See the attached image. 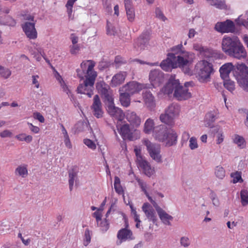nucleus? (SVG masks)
I'll list each match as a JSON object with an SVG mask.
<instances>
[{
	"instance_id": "obj_1",
	"label": "nucleus",
	"mask_w": 248,
	"mask_h": 248,
	"mask_svg": "<svg viewBox=\"0 0 248 248\" xmlns=\"http://www.w3.org/2000/svg\"><path fill=\"white\" fill-rule=\"evenodd\" d=\"M95 64L93 61H84L80 64L81 70H77L78 76L83 79V83L78 87V92L87 95L89 97H91L93 94V85L97 76V72L93 70Z\"/></svg>"
},
{
	"instance_id": "obj_2",
	"label": "nucleus",
	"mask_w": 248,
	"mask_h": 248,
	"mask_svg": "<svg viewBox=\"0 0 248 248\" xmlns=\"http://www.w3.org/2000/svg\"><path fill=\"white\" fill-rule=\"evenodd\" d=\"M174 91V96L178 100H186L191 97V94L187 87L180 85L175 76H171L167 84L162 89L164 93L170 94Z\"/></svg>"
},
{
	"instance_id": "obj_3",
	"label": "nucleus",
	"mask_w": 248,
	"mask_h": 248,
	"mask_svg": "<svg viewBox=\"0 0 248 248\" xmlns=\"http://www.w3.org/2000/svg\"><path fill=\"white\" fill-rule=\"evenodd\" d=\"M195 58V54L191 52L185 51L180 55H174L175 66L181 68L185 74L192 75L193 72L191 70V65Z\"/></svg>"
},
{
	"instance_id": "obj_4",
	"label": "nucleus",
	"mask_w": 248,
	"mask_h": 248,
	"mask_svg": "<svg viewBox=\"0 0 248 248\" xmlns=\"http://www.w3.org/2000/svg\"><path fill=\"white\" fill-rule=\"evenodd\" d=\"M213 70L212 64L204 60L197 62L194 68L196 78L201 83H207L210 80Z\"/></svg>"
},
{
	"instance_id": "obj_5",
	"label": "nucleus",
	"mask_w": 248,
	"mask_h": 248,
	"mask_svg": "<svg viewBox=\"0 0 248 248\" xmlns=\"http://www.w3.org/2000/svg\"><path fill=\"white\" fill-rule=\"evenodd\" d=\"M142 142L146 147L148 153L152 159L158 163H161L163 160L161 155L160 146L152 142L147 139H143Z\"/></svg>"
},
{
	"instance_id": "obj_6",
	"label": "nucleus",
	"mask_w": 248,
	"mask_h": 248,
	"mask_svg": "<svg viewBox=\"0 0 248 248\" xmlns=\"http://www.w3.org/2000/svg\"><path fill=\"white\" fill-rule=\"evenodd\" d=\"M237 68L240 73L237 77L239 85L246 91L248 92V67L245 64H238Z\"/></svg>"
},
{
	"instance_id": "obj_7",
	"label": "nucleus",
	"mask_w": 248,
	"mask_h": 248,
	"mask_svg": "<svg viewBox=\"0 0 248 248\" xmlns=\"http://www.w3.org/2000/svg\"><path fill=\"white\" fill-rule=\"evenodd\" d=\"M107 111L109 114L117 120V123H122L124 118V112L120 108L115 106L113 99L111 101L107 102Z\"/></svg>"
},
{
	"instance_id": "obj_8",
	"label": "nucleus",
	"mask_w": 248,
	"mask_h": 248,
	"mask_svg": "<svg viewBox=\"0 0 248 248\" xmlns=\"http://www.w3.org/2000/svg\"><path fill=\"white\" fill-rule=\"evenodd\" d=\"M239 40L238 37L235 36H224L221 41L222 51L229 55Z\"/></svg>"
},
{
	"instance_id": "obj_9",
	"label": "nucleus",
	"mask_w": 248,
	"mask_h": 248,
	"mask_svg": "<svg viewBox=\"0 0 248 248\" xmlns=\"http://www.w3.org/2000/svg\"><path fill=\"white\" fill-rule=\"evenodd\" d=\"M117 130L124 140H133L139 137H135L132 132V130L130 128V125L127 123L123 124L120 123L117 124Z\"/></svg>"
},
{
	"instance_id": "obj_10",
	"label": "nucleus",
	"mask_w": 248,
	"mask_h": 248,
	"mask_svg": "<svg viewBox=\"0 0 248 248\" xmlns=\"http://www.w3.org/2000/svg\"><path fill=\"white\" fill-rule=\"evenodd\" d=\"M215 30L220 33H233L235 31V25L233 21L227 19L223 22H217L214 27Z\"/></svg>"
},
{
	"instance_id": "obj_11",
	"label": "nucleus",
	"mask_w": 248,
	"mask_h": 248,
	"mask_svg": "<svg viewBox=\"0 0 248 248\" xmlns=\"http://www.w3.org/2000/svg\"><path fill=\"white\" fill-rule=\"evenodd\" d=\"M124 218V222L125 227L124 228L120 230L117 233V237L118 239L116 242V245H120L123 242L127 240H131L134 239V237L133 236L132 232L131 230L127 229L128 224L126 218Z\"/></svg>"
},
{
	"instance_id": "obj_12",
	"label": "nucleus",
	"mask_w": 248,
	"mask_h": 248,
	"mask_svg": "<svg viewBox=\"0 0 248 248\" xmlns=\"http://www.w3.org/2000/svg\"><path fill=\"white\" fill-rule=\"evenodd\" d=\"M150 33L148 31L143 32L140 36L134 41L133 47L135 51H140L145 49L148 45Z\"/></svg>"
},
{
	"instance_id": "obj_13",
	"label": "nucleus",
	"mask_w": 248,
	"mask_h": 248,
	"mask_svg": "<svg viewBox=\"0 0 248 248\" xmlns=\"http://www.w3.org/2000/svg\"><path fill=\"white\" fill-rule=\"evenodd\" d=\"M145 88L143 84H140L136 81H132L122 86L119 89V92H125L130 95L138 93Z\"/></svg>"
},
{
	"instance_id": "obj_14",
	"label": "nucleus",
	"mask_w": 248,
	"mask_h": 248,
	"mask_svg": "<svg viewBox=\"0 0 248 248\" xmlns=\"http://www.w3.org/2000/svg\"><path fill=\"white\" fill-rule=\"evenodd\" d=\"M96 88L98 92L104 98L105 101L107 102L113 99L109 86L104 81L97 82L96 84Z\"/></svg>"
},
{
	"instance_id": "obj_15",
	"label": "nucleus",
	"mask_w": 248,
	"mask_h": 248,
	"mask_svg": "<svg viewBox=\"0 0 248 248\" xmlns=\"http://www.w3.org/2000/svg\"><path fill=\"white\" fill-rule=\"evenodd\" d=\"M149 80L154 87H158L164 81V74L158 69L152 70L149 74Z\"/></svg>"
},
{
	"instance_id": "obj_16",
	"label": "nucleus",
	"mask_w": 248,
	"mask_h": 248,
	"mask_svg": "<svg viewBox=\"0 0 248 248\" xmlns=\"http://www.w3.org/2000/svg\"><path fill=\"white\" fill-rule=\"evenodd\" d=\"M247 54V51L239 40L229 56L238 60H242L246 58Z\"/></svg>"
},
{
	"instance_id": "obj_17",
	"label": "nucleus",
	"mask_w": 248,
	"mask_h": 248,
	"mask_svg": "<svg viewBox=\"0 0 248 248\" xmlns=\"http://www.w3.org/2000/svg\"><path fill=\"white\" fill-rule=\"evenodd\" d=\"M35 22L26 21L22 25V28L27 37L30 39H35L37 37V32L35 28Z\"/></svg>"
},
{
	"instance_id": "obj_18",
	"label": "nucleus",
	"mask_w": 248,
	"mask_h": 248,
	"mask_svg": "<svg viewBox=\"0 0 248 248\" xmlns=\"http://www.w3.org/2000/svg\"><path fill=\"white\" fill-rule=\"evenodd\" d=\"M124 118L129 123V124L134 128L139 127L141 123L140 116L134 111L126 110L124 112Z\"/></svg>"
},
{
	"instance_id": "obj_19",
	"label": "nucleus",
	"mask_w": 248,
	"mask_h": 248,
	"mask_svg": "<svg viewBox=\"0 0 248 248\" xmlns=\"http://www.w3.org/2000/svg\"><path fill=\"white\" fill-rule=\"evenodd\" d=\"M91 108L94 116L97 118H100L103 117V110L102 105L98 95H95L93 97V103Z\"/></svg>"
},
{
	"instance_id": "obj_20",
	"label": "nucleus",
	"mask_w": 248,
	"mask_h": 248,
	"mask_svg": "<svg viewBox=\"0 0 248 248\" xmlns=\"http://www.w3.org/2000/svg\"><path fill=\"white\" fill-rule=\"evenodd\" d=\"M169 129L166 126L162 124L156 126L153 131V136L156 140L164 142L166 139V135Z\"/></svg>"
},
{
	"instance_id": "obj_21",
	"label": "nucleus",
	"mask_w": 248,
	"mask_h": 248,
	"mask_svg": "<svg viewBox=\"0 0 248 248\" xmlns=\"http://www.w3.org/2000/svg\"><path fill=\"white\" fill-rule=\"evenodd\" d=\"M175 63L174 54L173 53H169L167 58L163 60L159 65L163 70L170 71H171L172 69L177 68V66H175Z\"/></svg>"
},
{
	"instance_id": "obj_22",
	"label": "nucleus",
	"mask_w": 248,
	"mask_h": 248,
	"mask_svg": "<svg viewBox=\"0 0 248 248\" xmlns=\"http://www.w3.org/2000/svg\"><path fill=\"white\" fill-rule=\"evenodd\" d=\"M164 142L166 146H171L177 143V135L176 132L172 129H170L165 136Z\"/></svg>"
},
{
	"instance_id": "obj_23",
	"label": "nucleus",
	"mask_w": 248,
	"mask_h": 248,
	"mask_svg": "<svg viewBox=\"0 0 248 248\" xmlns=\"http://www.w3.org/2000/svg\"><path fill=\"white\" fill-rule=\"evenodd\" d=\"M126 76V72H120L116 74L112 78L110 85L112 87H116L122 84L124 81Z\"/></svg>"
},
{
	"instance_id": "obj_24",
	"label": "nucleus",
	"mask_w": 248,
	"mask_h": 248,
	"mask_svg": "<svg viewBox=\"0 0 248 248\" xmlns=\"http://www.w3.org/2000/svg\"><path fill=\"white\" fill-rule=\"evenodd\" d=\"M143 98L146 106L150 110L154 109L156 104L155 98L151 92L148 91L143 92Z\"/></svg>"
},
{
	"instance_id": "obj_25",
	"label": "nucleus",
	"mask_w": 248,
	"mask_h": 248,
	"mask_svg": "<svg viewBox=\"0 0 248 248\" xmlns=\"http://www.w3.org/2000/svg\"><path fill=\"white\" fill-rule=\"evenodd\" d=\"M233 68L234 66L231 62H228L223 64L219 69V72L221 78L223 79L228 78L229 74Z\"/></svg>"
},
{
	"instance_id": "obj_26",
	"label": "nucleus",
	"mask_w": 248,
	"mask_h": 248,
	"mask_svg": "<svg viewBox=\"0 0 248 248\" xmlns=\"http://www.w3.org/2000/svg\"><path fill=\"white\" fill-rule=\"evenodd\" d=\"M143 171L144 174L148 177H151L155 173V169L152 167L150 163L146 160H144L138 164Z\"/></svg>"
},
{
	"instance_id": "obj_27",
	"label": "nucleus",
	"mask_w": 248,
	"mask_h": 248,
	"mask_svg": "<svg viewBox=\"0 0 248 248\" xmlns=\"http://www.w3.org/2000/svg\"><path fill=\"white\" fill-rule=\"evenodd\" d=\"M55 77L60 84L62 91L68 94V96L72 95V93L69 87L58 72H56L55 73Z\"/></svg>"
},
{
	"instance_id": "obj_28",
	"label": "nucleus",
	"mask_w": 248,
	"mask_h": 248,
	"mask_svg": "<svg viewBox=\"0 0 248 248\" xmlns=\"http://www.w3.org/2000/svg\"><path fill=\"white\" fill-rule=\"evenodd\" d=\"M232 140L233 143L240 149H244L246 147L247 142L244 138L240 135L235 134L233 136Z\"/></svg>"
},
{
	"instance_id": "obj_29",
	"label": "nucleus",
	"mask_w": 248,
	"mask_h": 248,
	"mask_svg": "<svg viewBox=\"0 0 248 248\" xmlns=\"http://www.w3.org/2000/svg\"><path fill=\"white\" fill-rule=\"evenodd\" d=\"M15 174L16 176L20 177L22 178H26L28 175L27 165L22 164L17 166V167L15 169Z\"/></svg>"
},
{
	"instance_id": "obj_30",
	"label": "nucleus",
	"mask_w": 248,
	"mask_h": 248,
	"mask_svg": "<svg viewBox=\"0 0 248 248\" xmlns=\"http://www.w3.org/2000/svg\"><path fill=\"white\" fill-rule=\"evenodd\" d=\"M139 186H140L141 191L144 193L146 197L148 198V200L150 202H153L155 203V200L153 199L152 197L150 195V194L147 191V184L144 182L142 180L140 179H136Z\"/></svg>"
},
{
	"instance_id": "obj_31",
	"label": "nucleus",
	"mask_w": 248,
	"mask_h": 248,
	"mask_svg": "<svg viewBox=\"0 0 248 248\" xmlns=\"http://www.w3.org/2000/svg\"><path fill=\"white\" fill-rule=\"evenodd\" d=\"M160 121L167 125L172 126L174 124V118L165 111V112L160 114Z\"/></svg>"
},
{
	"instance_id": "obj_32",
	"label": "nucleus",
	"mask_w": 248,
	"mask_h": 248,
	"mask_svg": "<svg viewBox=\"0 0 248 248\" xmlns=\"http://www.w3.org/2000/svg\"><path fill=\"white\" fill-rule=\"evenodd\" d=\"M131 95L125 92H120V102L124 107H128L130 104V96Z\"/></svg>"
},
{
	"instance_id": "obj_33",
	"label": "nucleus",
	"mask_w": 248,
	"mask_h": 248,
	"mask_svg": "<svg viewBox=\"0 0 248 248\" xmlns=\"http://www.w3.org/2000/svg\"><path fill=\"white\" fill-rule=\"evenodd\" d=\"M165 111L175 119L179 114L180 107L177 104H172L168 106Z\"/></svg>"
},
{
	"instance_id": "obj_34",
	"label": "nucleus",
	"mask_w": 248,
	"mask_h": 248,
	"mask_svg": "<svg viewBox=\"0 0 248 248\" xmlns=\"http://www.w3.org/2000/svg\"><path fill=\"white\" fill-rule=\"evenodd\" d=\"M155 128L154 120L151 118H148L146 120L144 124L143 131L148 134H150L151 132L153 133V131Z\"/></svg>"
},
{
	"instance_id": "obj_35",
	"label": "nucleus",
	"mask_w": 248,
	"mask_h": 248,
	"mask_svg": "<svg viewBox=\"0 0 248 248\" xmlns=\"http://www.w3.org/2000/svg\"><path fill=\"white\" fill-rule=\"evenodd\" d=\"M78 172V170L77 168H73L69 171V185L71 190L73 188L75 181L77 178Z\"/></svg>"
},
{
	"instance_id": "obj_36",
	"label": "nucleus",
	"mask_w": 248,
	"mask_h": 248,
	"mask_svg": "<svg viewBox=\"0 0 248 248\" xmlns=\"http://www.w3.org/2000/svg\"><path fill=\"white\" fill-rule=\"evenodd\" d=\"M97 226L102 232L107 231L109 228V222L107 218H96Z\"/></svg>"
},
{
	"instance_id": "obj_37",
	"label": "nucleus",
	"mask_w": 248,
	"mask_h": 248,
	"mask_svg": "<svg viewBox=\"0 0 248 248\" xmlns=\"http://www.w3.org/2000/svg\"><path fill=\"white\" fill-rule=\"evenodd\" d=\"M214 174L217 179L222 180L226 176V171L223 167L218 165L215 168Z\"/></svg>"
},
{
	"instance_id": "obj_38",
	"label": "nucleus",
	"mask_w": 248,
	"mask_h": 248,
	"mask_svg": "<svg viewBox=\"0 0 248 248\" xmlns=\"http://www.w3.org/2000/svg\"><path fill=\"white\" fill-rule=\"evenodd\" d=\"M217 55L216 51L205 46L201 55L207 58H216Z\"/></svg>"
},
{
	"instance_id": "obj_39",
	"label": "nucleus",
	"mask_w": 248,
	"mask_h": 248,
	"mask_svg": "<svg viewBox=\"0 0 248 248\" xmlns=\"http://www.w3.org/2000/svg\"><path fill=\"white\" fill-rule=\"evenodd\" d=\"M240 201L242 206H245L248 205V190L242 189L240 191Z\"/></svg>"
},
{
	"instance_id": "obj_40",
	"label": "nucleus",
	"mask_w": 248,
	"mask_h": 248,
	"mask_svg": "<svg viewBox=\"0 0 248 248\" xmlns=\"http://www.w3.org/2000/svg\"><path fill=\"white\" fill-rule=\"evenodd\" d=\"M142 209L147 217H153L154 211L149 203H144L142 205Z\"/></svg>"
},
{
	"instance_id": "obj_41",
	"label": "nucleus",
	"mask_w": 248,
	"mask_h": 248,
	"mask_svg": "<svg viewBox=\"0 0 248 248\" xmlns=\"http://www.w3.org/2000/svg\"><path fill=\"white\" fill-rule=\"evenodd\" d=\"M216 119V114L214 112L210 111L207 113L205 116V121L207 122L205 124L206 126L211 127V123Z\"/></svg>"
},
{
	"instance_id": "obj_42",
	"label": "nucleus",
	"mask_w": 248,
	"mask_h": 248,
	"mask_svg": "<svg viewBox=\"0 0 248 248\" xmlns=\"http://www.w3.org/2000/svg\"><path fill=\"white\" fill-rule=\"evenodd\" d=\"M114 187L115 191L119 195L124 194L123 188L121 185L120 178L118 176L114 178Z\"/></svg>"
},
{
	"instance_id": "obj_43",
	"label": "nucleus",
	"mask_w": 248,
	"mask_h": 248,
	"mask_svg": "<svg viewBox=\"0 0 248 248\" xmlns=\"http://www.w3.org/2000/svg\"><path fill=\"white\" fill-rule=\"evenodd\" d=\"M212 6H214L217 8L223 9L226 8L225 3L220 0H206Z\"/></svg>"
},
{
	"instance_id": "obj_44",
	"label": "nucleus",
	"mask_w": 248,
	"mask_h": 248,
	"mask_svg": "<svg viewBox=\"0 0 248 248\" xmlns=\"http://www.w3.org/2000/svg\"><path fill=\"white\" fill-rule=\"evenodd\" d=\"M231 177L232 178V182L233 184L237 183H242L243 180L242 178V172L241 171H236L231 174Z\"/></svg>"
},
{
	"instance_id": "obj_45",
	"label": "nucleus",
	"mask_w": 248,
	"mask_h": 248,
	"mask_svg": "<svg viewBox=\"0 0 248 248\" xmlns=\"http://www.w3.org/2000/svg\"><path fill=\"white\" fill-rule=\"evenodd\" d=\"M15 138L20 141H25L27 143H30L32 140V137L25 133L19 134L16 135Z\"/></svg>"
},
{
	"instance_id": "obj_46",
	"label": "nucleus",
	"mask_w": 248,
	"mask_h": 248,
	"mask_svg": "<svg viewBox=\"0 0 248 248\" xmlns=\"http://www.w3.org/2000/svg\"><path fill=\"white\" fill-rule=\"evenodd\" d=\"M126 13V16L127 20L131 22H132L135 20V10L133 7L125 8Z\"/></svg>"
},
{
	"instance_id": "obj_47",
	"label": "nucleus",
	"mask_w": 248,
	"mask_h": 248,
	"mask_svg": "<svg viewBox=\"0 0 248 248\" xmlns=\"http://www.w3.org/2000/svg\"><path fill=\"white\" fill-rule=\"evenodd\" d=\"M223 80L225 88L231 92H233L235 89L234 82L228 78Z\"/></svg>"
},
{
	"instance_id": "obj_48",
	"label": "nucleus",
	"mask_w": 248,
	"mask_h": 248,
	"mask_svg": "<svg viewBox=\"0 0 248 248\" xmlns=\"http://www.w3.org/2000/svg\"><path fill=\"white\" fill-rule=\"evenodd\" d=\"M92 234L93 233L91 231H90L88 229L85 230L83 238V245L85 246H87L90 243Z\"/></svg>"
},
{
	"instance_id": "obj_49",
	"label": "nucleus",
	"mask_w": 248,
	"mask_h": 248,
	"mask_svg": "<svg viewBox=\"0 0 248 248\" xmlns=\"http://www.w3.org/2000/svg\"><path fill=\"white\" fill-rule=\"evenodd\" d=\"M151 203L156 209L159 217H171L170 216H168V214L162 209L158 206L155 201V203L153 202H151Z\"/></svg>"
},
{
	"instance_id": "obj_50",
	"label": "nucleus",
	"mask_w": 248,
	"mask_h": 248,
	"mask_svg": "<svg viewBox=\"0 0 248 248\" xmlns=\"http://www.w3.org/2000/svg\"><path fill=\"white\" fill-rule=\"evenodd\" d=\"M171 50L173 52L172 53L174 54L175 56H176V55H177V56L180 55L181 53H183L184 51H186L184 49V48L183 47V45L182 44H180L172 47Z\"/></svg>"
},
{
	"instance_id": "obj_51",
	"label": "nucleus",
	"mask_w": 248,
	"mask_h": 248,
	"mask_svg": "<svg viewBox=\"0 0 248 248\" xmlns=\"http://www.w3.org/2000/svg\"><path fill=\"white\" fill-rule=\"evenodd\" d=\"M33 47L36 49L37 53V55H35L36 59L37 61H39L44 55V51L43 49L40 47V45L37 44H33Z\"/></svg>"
},
{
	"instance_id": "obj_52",
	"label": "nucleus",
	"mask_w": 248,
	"mask_h": 248,
	"mask_svg": "<svg viewBox=\"0 0 248 248\" xmlns=\"http://www.w3.org/2000/svg\"><path fill=\"white\" fill-rule=\"evenodd\" d=\"M236 24L238 26H243L247 27L248 25V21L246 20V17L240 15L235 20Z\"/></svg>"
},
{
	"instance_id": "obj_53",
	"label": "nucleus",
	"mask_w": 248,
	"mask_h": 248,
	"mask_svg": "<svg viewBox=\"0 0 248 248\" xmlns=\"http://www.w3.org/2000/svg\"><path fill=\"white\" fill-rule=\"evenodd\" d=\"M31 84L36 89L40 88V77L37 75H33L31 77Z\"/></svg>"
},
{
	"instance_id": "obj_54",
	"label": "nucleus",
	"mask_w": 248,
	"mask_h": 248,
	"mask_svg": "<svg viewBox=\"0 0 248 248\" xmlns=\"http://www.w3.org/2000/svg\"><path fill=\"white\" fill-rule=\"evenodd\" d=\"M199 147L197 139L195 137H192L189 139V147L192 150H194L197 149Z\"/></svg>"
},
{
	"instance_id": "obj_55",
	"label": "nucleus",
	"mask_w": 248,
	"mask_h": 248,
	"mask_svg": "<svg viewBox=\"0 0 248 248\" xmlns=\"http://www.w3.org/2000/svg\"><path fill=\"white\" fill-rule=\"evenodd\" d=\"M155 17L162 21L167 20V17L164 16L163 13L159 8H156L155 11Z\"/></svg>"
},
{
	"instance_id": "obj_56",
	"label": "nucleus",
	"mask_w": 248,
	"mask_h": 248,
	"mask_svg": "<svg viewBox=\"0 0 248 248\" xmlns=\"http://www.w3.org/2000/svg\"><path fill=\"white\" fill-rule=\"evenodd\" d=\"M77 0H68L67 3L65 5L67 8V12L69 16H71L73 12V7L74 4V3Z\"/></svg>"
},
{
	"instance_id": "obj_57",
	"label": "nucleus",
	"mask_w": 248,
	"mask_h": 248,
	"mask_svg": "<svg viewBox=\"0 0 248 248\" xmlns=\"http://www.w3.org/2000/svg\"><path fill=\"white\" fill-rule=\"evenodd\" d=\"M11 75V71L8 68L0 66V76L4 78H8Z\"/></svg>"
},
{
	"instance_id": "obj_58",
	"label": "nucleus",
	"mask_w": 248,
	"mask_h": 248,
	"mask_svg": "<svg viewBox=\"0 0 248 248\" xmlns=\"http://www.w3.org/2000/svg\"><path fill=\"white\" fill-rule=\"evenodd\" d=\"M83 143L90 149L94 150L96 148V145L94 141L89 139H85Z\"/></svg>"
},
{
	"instance_id": "obj_59",
	"label": "nucleus",
	"mask_w": 248,
	"mask_h": 248,
	"mask_svg": "<svg viewBox=\"0 0 248 248\" xmlns=\"http://www.w3.org/2000/svg\"><path fill=\"white\" fill-rule=\"evenodd\" d=\"M113 192H112L111 194V196L112 197V200L110 202V203H111V205H110V208L109 209V210L108 211L107 214H106V216H109V213H110V212L113 210V211H114L115 209V204L117 203V199L115 198H113Z\"/></svg>"
},
{
	"instance_id": "obj_60",
	"label": "nucleus",
	"mask_w": 248,
	"mask_h": 248,
	"mask_svg": "<svg viewBox=\"0 0 248 248\" xmlns=\"http://www.w3.org/2000/svg\"><path fill=\"white\" fill-rule=\"evenodd\" d=\"M107 34L110 35H115L117 32L116 29L111 23L108 21L107 22Z\"/></svg>"
},
{
	"instance_id": "obj_61",
	"label": "nucleus",
	"mask_w": 248,
	"mask_h": 248,
	"mask_svg": "<svg viewBox=\"0 0 248 248\" xmlns=\"http://www.w3.org/2000/svg\"><path fill=\"white\" fill-rule=\"evenodd\" d=\"M180 243L182 246L187 248L190 245L189 239L186 236H183L180 238Z\"/></svg>"
},
{
	"instance_id": "obj_62",
	"label": "nucleus",
	"mask_w": 248,
	"mask_h": 248,
	"mask_svg": "<svg viewBox=\"0 0 248 248\" xmlns=\"http://www.w3.org/2000/svg\"><path fill=\"white\" fill-rule=\"evenodd\" d=\"M134 152L136 155L137 162L138 164L145 160L141 155V151L140 149L135 148L134 149Z\"/></svg>"
},
{
	"instance_id": "obj_63",
	"label": "nucleus",
	"mask_w": 248,
	"mask_h": 248,
	"mask_svg": "<svg viewBox=\"0 0 248 248\" xmlns=\"http://www.w3.org/2000/svg\"><path fill=\"white\" fill-rule=\"evenodd\" d=\"M210 197L213 205L217 207L220 204V202L217 195L214 192H211Z\"/></svg>"
},
{
	"instance_id": "obj_64",
	"label": "nucleus",
	"mask_w": 248,
	"mask_h": 248,
	"mask_svg": "<svg viewBox=\"0 0 248 248\" xmlns=\"http://www.w3.org/2000/svg\"><path fill=\"white\" fill-rule=\"evenodd\" d=\"M85 124L82 122H78L75 125V132L78 133L83 130Z\"/></svg>"
}]
</instances>
